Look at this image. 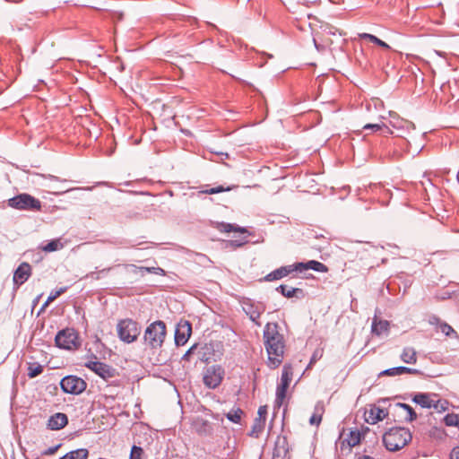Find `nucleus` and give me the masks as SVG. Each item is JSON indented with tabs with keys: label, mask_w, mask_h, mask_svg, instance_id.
<instances>
[{
	"label": "nucleus",
	"mask_w": 459,
	"mask_h": 459,
	"mask_svg": "<svg viewBox=\"0 0 459 459\" xmlns=\"http://www.w3.org/2000/svg\"><path fill=\"white\" fill-rule=\"evenodd\" d=\"M263 342L267 353V367L271 369L279 368L284 359L286 344L278 323L269 322L264 325Z\"/></svg>",
	"instance_id": "1"
},
{
	"label": "nucleus",
	"mask_w": 459,
	"mask_h": 459,
	"mask_svg": "<svg viewBox=\"0 0 459 459\" xmlns=\"http://www.w3.org/2000/svg\"><path fill=\"white\" fill-rule=\"evenodd\" d=\"M412 436L409 429L394 427L383 435V443L387 450L396 452L407 446Z\"/></svg>",
	"instance_id": "2"
},
{
	"label": "nucleus",
	"mask_w": 459,
	"mask_h": 459,
	"mask_svg": "<svg viewBox=\"0 0 459 459\" xmlns=\"http://www.w3.org/2000/svg\"><path fill=\"white\" fill-rule=\"evenodd\" d=\"M166 334V324L158 320L147 326L143 338L152 349H160L165 341Z\"/></svg>",
	"instance_id": "3"
},
{
	"label": "nucleus",
	"mask_w": 459,
	"mask_h": 459,
	"mask_svg": "<svg viewBox=\"0 0 459 459\" xmlns=\"http://www.w3.org/2000/svg\"><path fill=\"white\" fill-rule=\"evenodd\" d=\"M412 401L422 408L434 409L438 412L445 411L448 408V402L439 398L438 394L433 393H418Z\"/></svg>",
	"instance_id": "4"
},
{
	"label": "nucleus",
	"mask_w": 459,
	"mask_h": 459,
	"mask_svg": "<svg viewBox=\"0 0 459 459\" xmlns=\"http://www.w3.org/2000/svg\"><path fill=\"white\" fill-rule=\"evenodd\" d=\"M119 339L126 343L135 342L140 335L141 329L138 323L130 318L121 319L117 325Z\"/></svg>",
	"instance_id": "5"
},
{
	"label": "nucleus",
	"mask_w": 459,
	"mask_h": 459,
	"mask_svg": "<svg viewBox=\"0 0 459 459\" xmlns=\"http://www.w3.org/2000/svg\"><path fill=\"white\" fill-rule=\"evenodd\" d=\"M8 205L16 210L39 212L41 210V202L34 196L23 193L8 200Z\"/></svg>",
	"instance_id": "6"
},
{
	"label": "nucleus",
	"mask_w": 459,
	"mask_h": 459,
	"mask_svg": "<svg viewBox=\"0 0 459 459\" xmlns=\"http://www.w3.org/2000/svg\"><path fill=\"white\" fill-rule=\"evenodd\" d=\"M56 345L64 350H77L81 346L79 335L74 328H65L57 333L55 338Z\"/></svg>",
	"instance_id": "7"
},
{
	"label": "nucleus",
	"mask_w": 459,
	"mask_h": 459,
	"mask_svg": "<svg viewBox=\"0 0 459 459\" xmlns=\"http://www.w3.org/2000/svg\"><path fill=\"white\" fill-rule=\"evenodd\" d=\"M61 389L64 393L70 394H80L87 387V383L76 376H66L60 382Z\"/></svg>",
	"instance_id": "8"
},
{
	"label": "nucleus",
	"mask_w": 459,
	"mask_h": 459,
	"mask_svg": "<svg viewBox=\"0 0 459 459\" xmlns=\"http://www.w3.org/2000/svg\"><path fill=\"white\" fill-rule=\"evenodd\" d=\"M225 371L220 365H212L207 368L204 374V384L211 389L218 387L224 377Z\"/></svg>",
	"instance_id": "9"
},
{
	"label": "nucleus",
	"mask_w": 459,
	"mask_h": 459,
	"mask_svg": "<svg viewBox=\"0 0 459 459\" xmlns=\"http://www.w3.org/2000/svg\"><path fill=\"white\" fill-rule=\"evenodd\" d=\"M85 367L104 380H108L117 376L116 368L100 361H88L85 363Z\"/></svg>",
	"instance_id": "10"
},
{
	"label": "nucleus",
	"mask_w": 459,
	"mask_h": 459,
	"mask_svg": "<svg viewBox=\"0 0 459 459\" xmlns=\"http://www.w3.org/2000/svg\"><path fill=\"white\" fill-rule=\"evenodd\" d=\"M192 333V325L186 320H181L176 327L175 331V343L177 346H181L186 343Z\"/></svg>",
	"instance_id": "11"
},
{
	"label": "nucleus",
	"mask_w": 459,
	"mask_h": 459,
	"mask_svg": "<svg viewBox=\"0 0 459 459\" xmlns=\"http://www.w3.org/2000/svg\"><path fill=\"white\" fill-rule=\"evenodd\" d=\"M388 415V412L376 405H372L364 413L365 420L368 424H376L378 421L383 420Z\"/></svg>",
	"instance_id": "12"
},
{
	"label": "nucleus",
	"mask_w": 459,
	"mask_h": 459,
	"mask_svg": "<svg viewBox=\"0 0 459 459\" xmlns=\"http://www.w3.org/2000/svg\"><path fill=\"white\" fill-rule=\"evenodd\" d=\"M31 274V266L29 263H22L13 273V282L17 286L22 285Z\"/></svg>",
	"instance_id": "13"
},
{
	"label": "nucleus",
	"mask_w": 459,
	"mask_h": 459,
	"mask_svg": "<svg viewBox=\"0 0 459 459\" xmlns=\"http://www.w3.org/2000/svg\"><path fill=\"white\" fill-rule=\"evenodd\" d=\"M67 424V415L62 412H56L49 417L47 427L51 430H59L65 428Z\"/></svg>",
	"instance_id": "14"
},
{
	"label": "nucleus",
	"mask_w": 459,
	"mask_h": 459,
	"mask_svg": "<svg viewBox=\"0 0 459 459\" xmlns=\"http://www.w3.org/2000/svg\"><path fill=\"white\" fill-rule=\"evenodd\" d=\"M295 271H298L296 264H290V265H286V266H281V267L271 272L270 273H268L264 277V280L267 281L280 280V279H282V278L288 276L290 273H291Z\"/></svg>",
	"instance_id": "15"
},
{
	"label": "nucleus",
	"mask_w": 459,
	"mask_h": 459,
	"mask_svg": "<svg viewBox=\"0 0 459 459\" xmlns=\"http://www.w3.org/2000/svg\"><path fill=\"white\" fill-rule=\"evenodd\" d=\"M296 265L297 270L300 272L308 269L314 270L318 273H327L329 271L328 267L325 264L316 260H310L307 263H297Z\"/></svg>",
	"instance_id": "16"
},
{
	"label": "nucleus",
	"mask_w": 459,
	"mask_h": 459,
	"mask_svg": "<svg viewBox=\"0 0 459 459\" xmlns=\"http://www.w3.org/2000/svg\"><path fill=\"white\" fill-rule=\"evenodd\" d=\"M244 310L249 316L251 321H253L258 326L261 325L259 318L262 313L264 312V308H262L260 306H255L252 303H246Z\"/></svg>",
	"instance_id": "17"
},
{
	"label": "nucleus",
	"mask_w": 459,
	"mask_h": 459,
	"mask_svg": "<svg viewBox=\"0 0 459 459\" xmlns=\"http://www.w3.org/2000/svg\"><path fill=\"white\" fill-rule=\"evenodd\" d=\"M192 426L195 431L199 435H209L212 430L211 423L203 418H196L193 421Z\"/></svg>",
	"instance_id": "18"
},
{
	"label": "nucleus",
	"mask_w": 459,
	"mask_h": 459,
	"mask_svg": "<svg viewBox=\"0 0 459 459\" xmlns=\"http://www.w3.org/2000/svg\"><path fill=\"white\" fill-rule=\"evenodd\" d=\"M389 330V322L386 320H378L377 316L373 318L371 332L373 334L380 336L387 333Z\"/></svg>",
	"instance_id": "19"
},
{
	"label": "nucleus",
	"mask_w": 459,
	"mask_h": 459,
	"mask_svg": "<svg viewBox=\"0 0 459 459\" xmlns=\"http://www.w3.org/2000/svg\"><path fill=\"white\" fill-rule=\"evenodd\" d=\"M290 385L280 382L276 387V394H275V400H274V406L277 408H280L286 398L287 395V390L289 388Z\"/></svg>",
	"instance_id": "20"
},
{
	"label": "nucleus",
	"mask_w": 459,
	"mask_h": 459,
	"mask_svg": "<svg viewBox=\"0 0 459 459\" xmlns=\"http://www.w3.org/2000/svg\"><path fill=\"white\" fill-rule=\"evenodd\" d=\"M403 362L406 364H416L418 360L417 351L412 347L403 348L401 356Z\"/></svg>",
	"instance_id": "21"
},
{
	"label": "nucleus",
	"mask_w": 459,
	"mask_h": 459,
	"mask_svg": "<svg viewBox=\"0 0 459 459\" xmlns=\"http://www.w3.org/2000/svg\"><path fill=\"white\" fill-rule=\"evenodd\" d=\"M389 125L395 129L408 128L410 123L407 120L400 117L396 113H389Z\"/></svg>",
	"instance_id": "22"
},
{
	"label": "nucleus",
	"mask_w": 459,
	"mask_h": 459,
	"mask_svg": "<svg viewBox=\"0 0 459 459\" xmlns=\"http://www.w3.org/2000/svg\"><path fill=\"white\" fill-rule=\"evenodd\" d=\"M89 456V450L86 448H78L66 453L60 459H87Z\"/></svg>",
	"instance_id": "23"
},
{
	"label": "nucleus",
	"mask_w": 459,
	"mask_h": 459,
	"mask_svg": "<svg viewBox=\"0 0 459 459\" xmlns=\"http://www.w3.org/2000/svg\"><path fill=\"white\" fill-rule=\"evenodd\" d=\"M363 129L364 130L372 129L375 132L381 131L384 135L392 134H393V131L385 123H380V124H378V123L377 124H366L363 126Z\"/></svg>",
	"instance_id": "24"
},
{
	"label": "nucleus",
	"mask_w": 459,
	"mask_h": 459,
	"mask_svg": "<svg viewBox=\"0 0 459 459\" xmlns=\"http://www.w3.org/2000/svg\"><path fill=\"white\" fill-rule=\"evenodd\" d=\"M43 372V366L39 362H28L27 376L34 378Z\"/></svg>",
	"instance_id": "25"
},
{
	"label": "nucleus",
	"mask_w": 459,
	"mask_h": 459,
	"mask_svg": "<svg viewBox=\"0 0 459 459\" xmlns=\"http://www.w3.org/2000/svg\"><path fill=\"white\" fill-rule=\"evenodd\" d=\"M363 435L364 433L358 429L351 430L346 441L351 447H354L360 443Z\"/></svg>",
	"instance_id": "26"
},
{
	"label": "nucleus",
	"mask_w": 459,
	"mask_h": 459,
	"mask_svg": "<svg viewBox=\"0 0 459 459\" xmlns=\"http://www.w3.org/2000/svg\"><path fill=\"white\" fill-rule=\"evenodd\" d=\"M264 427H265V421L255 418L254 420L252 429H251L249 435L253 437H258L264 431Z\"/></svg>",
	"instance_id": "27"
},
{
	"label": "nucleus",
	"mask_w": 459,
	"mask_h": 459,
	"mask_svg": "<svg viewBox=\"0 0 459 459\" xmlns=\"http://www.w3.org/2000/svg\"><path fill=\"white\" fill-rule=\"evenodd\" d=\"M277 291L281 292V294L286 298H292L297 293L302 294L303 290L298 288H289L286 285H280L277 287Z\"/></svg>",
	"instance_id": "28"
},
{
	"label": "nucleus",
	"mask_w": 459,
	"mask_h": 459,
	"mask_svg": "<svg viewBox=\"0 0 459 459\" xmlns=\"http://www.w3.org/2000/svg\"><path fill=\"white\" fill-rule=\"evenodd\" d=\"M293 377V368L290 364H285L282 368L280 382L290 385Z\"/></svg>",
	"instance_id": "29"
},
{
	"label": "nucleus",
	"mask_w": 459,
	"mask_h": 459,
	"mask_svg": "<svg viewBox=\"0 0 459 459\" xmlns=\"http://www.w3.org/2000/svg\"><path fill=\"white\" fill-rule=\"evenodd\" d=\"M217 229L221 231V232H226V233H230V232H247V230L244 229V228H240L238 226H236V225H233V224H230V223H225V222H221L218 225Z\"/></svg>",
	"instance_id": "30"
},
{
	"label": "nucleus",
	"mask_w": 459,
	"mask_h": 459,
	"mask_svg": "<svg viewBox=\"0 0 459 459\" xmlns=\"http://www.w3.org/2000/svg\"><path fill=\"white\" fill-rule=\"evenodd\" d=\"M64 247V245L60 241V239L56 238L50 240L48 244L42 247V250L45 252H54L60 250Z\"/></svg>",
	"instance_id": "31"
},
{
	"label": "nucleus",
	"mask_w": 459,
	"mask_h": 459,
	"mask_svg": "<svg viewBox=\"0 0 459 459\" xmlns=\"http://www.w3.org/2000/svg\"><path fill=\"white\" fill-rule=\"evenodd\" d=\"M397 406L401 407L407 412V416L405 418L407 421L411 422L417 419V414H416L415 411L409 404L399 403H397Z\"/></svg>",
	"instance_id": "32"
},
{
	"label": "nucleus",
	"mask_w": 459,
	"mask_h": 459,
	"mask_svg": "<svg viewBox=\"0 0 459 459\" xmlns=\"http://www.w3.org/2000/svg\"><path fill=\"white\" fill-rule=\"evenodd\" d=\"M67 289H68V287H61L59 289L53 290L50 292L49 296L48 297V299L45 302L44 307L48 306V304L53 302L55 299H56L59 296L64 294L67 290Z\"/></svg>",
	"instance_id": "33"
},
{
	"label": "nucleus",
	"mask_w": 459,
	"mask_h": 459,
	"mask_svg": "<svg viewBox=\"0 0 459 459\" xmlns=\"http://www.w3.org/2000/svg\"><path fill=\"white\" fill-rule=\"evenodd\" d=\"M243 414V411L241 409L238 408V409H235V410H231L230 411L226 417L227 419L233 422V423H239L240 420H241V416Z\"/></svg>",
	"instance_id": "34"
},
{
	"label": "nucleus",
	"mask_w": 459,
	"mask_h": 459,
	"mask_svg": "<svg viewBox=\"0 0 459 459\" xmlns=\"http://www.w3.org/2000/svg\"><path fill=\"white\" fill-rule=\"evenodd\" d=\"M444 422L448 427H459V415L448 413L445 416Z\"/></svg>",
	"instance_id": "35"
},
{
	"label": "nucleus",
	"mask_w": 459,
	"mask_h": 459,
	"mask_svg": "<svg viewBox=\"0 0 459 459\" xmlns=\"http://www.w3.org/2000/svg\"><path fill=\"white\" fill-rule=\"evenodd\" d=\"M230 190H231L230 186L224 187L223 186H218L215 187H211V188L201 190L199 193L200 194H207V195H214V194H219V193L230 191Z\"/></svg>",
	"instance_id": "36"
},
{
	"label": "nucleus",
	"mask_w": 459,
	"mask_h": 459,
	"mask_svg": "<svg viewBox=\"0 0 459 459\" xmlns=\"http://www.w3.org/2000/svg\"><path fill=\"white\" fill-rule=\"evenodd\" d=\"M403 366L391 368H388V369H385V370H383L382 372H380L379 377H382V376L394 377V376L403 375Z\"/></svg>",
	"instance_id": "37"
},
{
	"label": "nucleus",
	"mask_w": 459,
	"mask_h": 459,
	"mask_svg": "<svg viewBox=\"0 0 459 459\" xmlns=\"http://www.w3.org/2000/svg\"><path fill=\"white\" fill-rule=\"evenodd\" d=\"M439 330L446 335V336H452L453 334L456 335V332L453 329L451 325L445 322L439 323Z\"/></svg>",
	"instance_id": "38"
},
{
	"label": "nucleus",
	"mask_w": 459,
	"mask_h": 459,
	"mask_svg": "<svg viewBox=\"0 0 459 459\" xmlns=\"http://www.w3.org/2000/svg\"><path fill=\"white\" fill-rule=\"evenodd\" d=\"M143 449L134 445L132 446L129 459H143Z\"/></svg>",
	"instance_id": "39"
},
{
	"label": "nucleus",
	"mask_w": 459,
	"mask_h": 459,
	"mask_svg": "<svg viewBox=\"0 0 459 459\" xmlns=\"http://www.w3.org/2000/svg\"><path fill=\"white\" fill-rule=\"evenodd\" d=\"M61 446H62V444H57L54 446H50L48 449L42 451L41 455L42 456L53 455L57 452V450L61 447Z\"/></svg>",
	"instance_id": "40"
},
{
	"label": "nucleus",
	"mask_w": 459,
	"mask_h": 459,
	"mask_svg": "<svg viewBox=\"0 0 459 459\" xmlns=\"http://www.w3.org/2000/svg\"><path fill=\"white\" fill-rule=\"evenodd\" d=\"M358 36H359V38L360 39H366V40H368V41H369L371 43H374V44H376L377 39H378V38L376 37L375 35H372V34H369V33H365V32L364 33H359Z\"/></svg>",
	"instance_id": "41"
},
{
	"label": "nucleus",
	"mask_w": 459,
	"mask_h": 459,
	"mask_svg": "<svg viewBox=\"0 0 459 459\" xmlns=\"http://www.w3.org/2000/svg\"><path fill=\"white\" fill-rule=\"evenodd\" d=\"M266 416H267V406H260L257 411V417L256 419L263 420L266 421Z\"/></svg>",
	"instance_id": "42"
},
{
	"label": "nucleus",
	"mask_w": 459,
	"mask_h": 459,
	"mask_svg": "<svg viewBox=\"0 0 459 459\" xmlns=\"http://www.w3.org/2000/svg\"><path fill=\"white\" fill-rule=\"evenodd\" d=\"M247 241L246 240H242V241H239V240H229L227 242V247H242Z\"/></svg>",
	"instance_id": "43"
},
{
	"label": "nucleus",
	"mask_w": 459,
	"mask_h": 459,
	"mask_svg": "<svg viewBox=\"0 0 459 459\" xmlns=\"http://www.w3.org/2000/svg\"><path fill=\"white\" fill-rule=\"evenodd\" d=\"M197 348V344H194L193 346L188 349V351L183 355L182 359L183 360H189L191 354L194 352V351Z\"/></svg>",
	"instance_id": "44"
},
{
	"label": "nucleus",
	"mask_w": 459,
	"mask_h": 459,
	"mask_svg": "<svg viewBox=\"0 0 459 459\" xmlns=\"http://www.w3.org/2000/svg\"><path fill=\"white\" fill-rule=\"evenodd\" d=\"M403 374H411V375H418L420 373V370L416 368H411L403 366Z\"/></svg>",
	"instance_id": "45"
},
{
	"label": "nucleus",
	"mask_w": 459,
	"mask_h": 459,
	"mask_svg": "<svg viewBox=\"0 0 459 459\" xmlns=\"http://www.w3.org/2000/svg\"><path fill=\"white\" fill-rule=\"evenodd\" d=\"M140 270L146 271L149 273H156V271H160V272L164 273V271L159 267H157V268H155V267H140Z\"/></svg>",
	"instance_id": "46"
},
{
	"label": "nucleus",
	"mask_w": 459,
	"mask_h": 459,
	"mask_svg": "<svg viewBox=\"0 0 459 459\" xmlns=\"http://www.w3.org/2000/svg\"><path fill=\"white\" fill-rule=\"evenodd\" d=\"M450 457L451 459H459V446L453 448Z\"/></svg>",
	"instance_id": "47"
},
{
	"label": "nucleus",
	"mask_w": 459,
	"mask_h": 459,
	"mask_svg": "<svg viewBox=\"0 0 459 459\" xmlns=\"http://www.w3.org/2000/svg\"><path fill=\"white\" fill-rule=\"evenodd\" d=\"M376 45H377V46H379V47H381V48H383L385 49H390L391 48L390 46L387 43H385V41L381 40L380 39H377Z\"/></svg>",
	"instance_id": "48"
},
{
	"label": "nucleus",
	"mask_w": 459,
	"mask_h": 459,
	"mask_svg": "<svg viewBox=\"0 0 459 459\" xmlns=\"http://www.w3.org/2000/svg\"><path fill=\"white\" fill-rule=\"evenodd\" d=\"M321 421V416L317 417L316 415H313L310 420H309V422L313 425V424H319Z\"/></svg>",
	"instance_id": "49"
},
{
	"label": "nucleus",
	"mask_w": 459,
	"mask_h": 459,
	"mask_svg": "<svg viewBox=\"0 0 459 459\" xmlns=\"http://www.w3.org/2000/svg\"><path fill=\"white\" fill-rule=\"evenodd\" d=\"M364 459H375L374 457L370 456V455H364L363 457Z\"/></svg>",
	"instance_id": "50"
},
{
	"label": "nucleus",
	"mask_w": 459,
	"mask_h": 459,
	"mask_svg": "<svg viewBox=\"0 0 459 459\" xmlns=\"http://www.w3.org/2000/svg\"><path fill=\"white\" fill-rule=\"evenodd\" d=\"M50 178H51V179H54V180H56V179H57V178H56V177H55V176H51V177H50Z\"/></svg>",
	"instance_id": "51"
},
{
	"label": "nucleus",
	"mask_w": 459,
	"mask_h": 459,
	"mask_svg": "<svg viewBox=\"0 0 459 459\" xmlns=\"http://www.w3.org/2000/svg\"><path fill=\"white\" fill-rule=\"evenodd\" d=\"M433 320L436 321V322L439 321V319L437 317H433Z\"/></svg>",
	"instance_id": "52"
}]
</instances>
